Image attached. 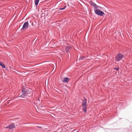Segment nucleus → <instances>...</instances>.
Segmentation results:
<instances>
[{
	"instance_id": "nucleus-1",
	"label": "nucleus",
	"mask_w": 132,
	"mask_h": 132,
	"mask_svg": "<svg viewBox=\"0 0 132 132\" xmlns=\"http://www.w3.org/2000/svg\"><path fill=\"white\" fill-rule=\"evenodd\" d=\"M22 94L19 96L18 97H20L22 98H25L26 96H30L29 94L30 92L28 90L26 91L24 89H23L22 90Z\"/></svg>"
},
{
	"instance_id": "nucleus-2",
	"label": "nucleus",
	"mask_w": 132,
	"mask_h": 132,
	"mask_svg": "<svg viewBox=\"0 0 132 132\" xmlns=\"http://www.w3.org/2000/svg\"><path fill=\"white\" fill-rule=\"evenodd\" d=\"M87 99L85 97H84V100L82 102V105L83 108V110L85 113L87 111Z\"/></svg>"
},
{
	"instance_id": "nucleus-3",
	"label": "nucleus",
	"mask_w": 132,
	"mask_h": 132,
	"mask_svg": "<svg viewBox=\"0 0 132 132\" xmlns=\"http://www.w3.org/2000/svg\"><path fill=\"white\" fill-rule=\"evenodd\" d=\"M124 57V55L121 53L118 54L115 57V60L116 61L118 62L120 60Z\"/></svg>"
},
{
	"instance_id": "nucleus-4",
	"label": "nucleus",
	"mask_w": 132,
	"mask_h": 132,
	"mask_svg": "<svg viewBox=\"0 0 132 132\" xmlns=\"http://www.w3.org/2000/svg\"><path fill=\"white\" fill-rule=\"evenodd\" d=\"M94 12L96 14L101 16H102L104 14L103 11L99 9H96Z\"/></svg>"
},
{
	"instance_id": "nucleus-5",
	"label": "nucleus",
	"mask_w": 132,
	"mask_h": 132,
	"mask_svg": "<svg viewBox=\"0 0 132 132\" xmlns=\"http://www.w3.org/2000/svg\"><path fill=\"white\" fill-rule=\"evenodd\" d=\"M29 23L28 21L25 22L21 28L22 30L27 29L28 27Z\"/></svg>"
},
{
	"instance_id": "nucleus-6",
	"label": "nucleus",
	"mask_w": 132,
	"mask_h": 132,
	"mask_svg": "<svg viewBox=\"0 0 132 132\" xmlns=\"http://www.w3.org/2000/svg\"><path fill=\"white\" fill-rule=\"evenodd\" d=\"M15 125L13 123L9 125L8 126L5 127L6 128H9V130L12 129L15 127Z\"/></svg>"
},
{
	"instance_id": "nucleus-7",
	"label": "nucleus",
	"mask_w": 132,
	"mask_h": 132,
	"mask_svg": "<svg viewBox=\"0 0 132 132\" xmlns=\"http://www.w3.org/2000/svg\"><path fill=\"white\" fill-rule=\"evenodd\" d=\"M91 5L93 6L95 9H97L99 7H100V6H98L96 4L94 3L93 2H92Z\"/></svg>"
},
{
	"instance_id": "nucleus-8",
	"label": "nucleus",
	"mask_w": 132,
	"mask_h": 132,
	"mask_svg": "<svg viewBox=\"0 0 132 132\" xmlns=\"http://www.w3.org/2000/svg\"><path fill=\"white\" fill-rule=\"evenodd\" d=\"M71 47L69 46H67L65 48L66 52L67 53L69 51V50L71 49Z\"/></svg>"
},
{
	"instance_id": "nucleus-9",
	"label": "nucleus",
	"mask_w": 132,
	"mask_h": 132,
	"mask_svg": "<svg viewBox=\"0 0 132 132\" xmlns=\"http://www.w3.org/2000/svg\"><path fill=\"white\" fill-rule=\"evenodd\" d=\"M69 78L68 77H65L63 78V80L62 82H68V81Z\"/></svg>"
},
{
	"instance_id": "nucleus-10",
	"label": "nucleus",
	"mask_w": 132,
	"mask_h": 132,
	"mask_svg": "<svg viewBox=\"0 0 132 132\" xmlns=\"http://www.w3.org/2000/svg\"><path fill=\"white\" fill-rule=\"evenodd\" d=\"M0 65L4 68H5V66L4 64L1 61H0Z\"/></svg>"
},
{
	"instance_id": "nucleus-11",
	"label": "nucleus",
	"mask_w": 132,
	"mask_h": 132,
	"mask_svg": "<svg viewBox=\"0 0 132 132\" xmlns=\"http://www.w3.org/2000/svg\"><path fill=\"white\" fill-rule=\"evenodd\" d=\"M39 1V0H35V5H38Z\"/></svg>"
},
{
	"instance_id": "nucleus-12",
	"label": "nucleus",
	"mask_w": 132,
	"mask_h": 132,
	"mask_svg": "<svg viewBox=\"0 0 132 132\" xmlns=\"http://www.w3.org/2000/svg\"><path fill=\"white\" fill-rule=\"evenodd\" d=\"M66 7V6H65L64 8H60L59 9V10H64V9Z\"/></svg>"
},
{
	"instance_id": "nucleus-13",
	"label": "nucleus",
	"mask_w": 132,
	"mask_h": 132,
	"mask_svg": "<svg viewBox=\"0 0 132 132\" xmlns=\"http://www.w3.org/2000/svg\"><path fill=\"white\" fill-rule=\"evenodd\" d=\"M114 69L115 70H118L119 69L118 67L117 68H114Z\"/></svg>"
},
{
	"instance_id": "nucleus-14",
	"label": "nucleus",
	"mask_w": 132,
	"mask_h": 132,
	"mask_svg": "<svg viewBox=\"0 0 132 132\" xmlns=\"http://www.w3.org/2000/svg\"><path fill=\"white\" fill-rule=\"evenodd\" d=\"M84 58H85V57H81L79 59L81 60H82Z\"/></svg>"
},
{
	"instance_id": "nucleus-15",
	"label": "nucleus",
	"mask_w": 132,
	"mask_h": 132,
	"mask_svg": "<svg viewBox=\"0 0 132 132\" xmlns=\"http://www.w3.org/2000/svg\"><path fill=\"white\" fill-rule=\"evenodd\" d=\"M37 127L38 128H41V127Z\"/></svg>"
}]
</instances>
